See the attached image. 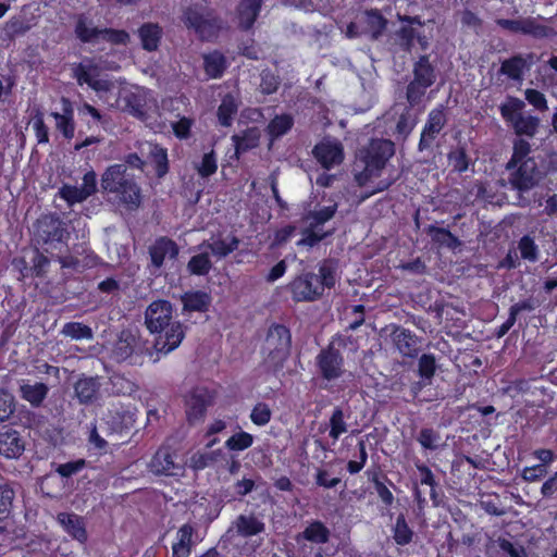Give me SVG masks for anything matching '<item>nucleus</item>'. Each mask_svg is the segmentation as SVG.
Wrapping results in <instances>:
<instances>
[{
  "label": "nucleus",
  "instance_id": "obj_52",
  "mask_svg": "<svg viewBox=\"0 0 557 557\" xmlns=\"http://www.w3.org/2000/svg\"><path fill=\"white\" fill-rule=\"evenodd\" d=\"M62 334L73 339H91L94 334L90 326L82 322H67L63 325Z\"/></svg>",
  "mask_w": 557,
  "mask_h": 557
},
{
  "label": "nucleus",
  "instance_id": "obj_21",
  "mask_svg": "<svg viewBox=\"0 0 557 557\" xmlns=\"http://www.w3.org/2000/svg\"><path fill=\"white\" fill-rule=\"evenodd\" d=\"M25 450V441L21 433L12 428L4 426L0 432V455L8 459H16Z\"/></svg>",
  "mask_w": 557,
  "mask_h": 557
},
{
  "label": "nucleus",
  "instance_id": "obj_16",
  "mask_svg": "<svg viewBox=\"0 0 557 557\" xmlns=\"http://www.w3.org/2000/svg\"><path fill=\"white\" fill-rule=\"evenodd\" d=\"M446 123L447 117L445 114V107L443 104H438L429 112L426 123L423 126L418 144L420 151L431 147L433 140L440 135Z\"/></svg>",
  "mask_w": 557,
  "mask_h": 557
},
{
  "label": "nucleus",
  "instance_id": "obj_30",
  "mask_svg": "<svg viewBox=\"0 0 557 557\" xmlns=\"http://www.w3.org/2000/svg\"><path fill=\"white\" fill-rule=\"evenodd\" d=\"M232 141L235 147V157L238 159L240 154L258 147L260 133L257 127H248L240 135L234 134Z\"/></svg>",
  "mask_w": 557,
  "mask_h": 557
},
{
  "label": "nucleus",
  "instance_id": "obj_29",
  "mask_svg": "<svg viewBox=\"0 0 557 557\" xmlns=\"http://www.w3.org/2000/svg\"><path fill=\"white\" fill-rule=\"evenodd\" d=\"M195 529L190 523L183 524L176 533V540L172 544V557H189L194 545Z\"/></svg>",
  "mask_w": 557,
  "mask_h": 557
},
{
  "label": "nucleus",
  "instance_id": "obj_31",
  "mask_svg": "<svg viewBox=\"0 0 557 557\" xmlns=\"http://www.w3.org/2000/svg\"><path fill=\"white\" fill-rule=\"evenodd\" d=\"M233 524L237 534L243 537H251L265 530V524L255 515H239Z\"/></svg>",
  "mask_w": 557,
  "mask_h": 557
},
{
  "label": "nucleus",
  "instance_id": "obj_57",
  "mask_svg": "<svg viewBox=\"0 0 557 557\" xmlns=\"http://www.w3.org/2000/svg\"><path fill=\"white\" fill-rule=\"evenodd\" d=\"M414 466H416L417 471L420 474V484L430 486V496L434 500V503H436L437 495H436L435 488L437 486V482L435 480L434 473L432 472L430 467H428L425 463L421 462L420 460H418L414 463Z\"/></svg>",
  "mask_w": 557,
  "mask_h": 557
},
{
  "label": "nucleus",
  "instance_id": "obj_14",
  "mask_svg": "<svg viewBox=\"0 0 557 557\" xmlns=\"http://www.w3.org/2000/svg\"><path fill=\"white\" fill-rule=\"evenodd\" d=\"M183 22L201 40H210L218 30L216 20L206 17L197 8H186L183 12Z\"/></svg>",
  "mask_w": 557,
  "mask_h": 557
},
{
  "label": "nucleus",
  "instance_id": "obj_11",
  "mask_svg": "<svg viewBox=\"0 0 557 557\" xmlns=\"http://www.w3.org/2000/svg\"><path fill=\"white\" fill-rule=\"evenodd\" d=\"M289 292L296 302L314 301L323 295V288L318 286L315 274L305 273L289 283Z\"/></svg>",
  "mask_w": 557,
  "mask_h": 557
},
{
  "label": "nucleus",
  "instance_id": "obj_33",
  "mask_svg": "<svg viewBox=\"0 0 557 557\" xmlns=\"http://www.w3.org/2000/svg\"><path fill=\"white\" fill-rule=\"evenodd\" d=\"M102 28L94 26V23L85 14H79L76 18L74 33L76 38L83 44H90L101 37Z\"/></svg>",
  "mask_w": 557,
  "mask_h": 557
},
{
  "label": "nucleus",
  "instance_id": "obj_64",
  "mask_svg": "<svg viewBox=\"0 0 557 557\" xmlns=\"http://www.w3.org/2000/svg\"><path fill=\"white\" fill-rule=\"evenodd\" d=\"M197 173L203 177H210L218 170V160L214 150L203 154L201 162L196 166Z\"/></svg>",
  "mask_w": 557,
  "mask_h": 557
},
{
  "label": "nucleus",
  "instance_id": "obj_13",
  "mask_svg": "<svg viewBox=\"0 0 557 557\" xmlns=\"http://www.w3.org/2000/svg\"><path fill=\"white\" fill-rule=\"evenodd\" d=\"M183 22L201 40H210L218 30L216 20L206 17L197 8H186L183 12Z\"/></svg>",
  "mask_w": 557,
  "mask_h": 557
},
{
  "label": "nucleus",
  "instance_id": "obj_6",
  "mask_svg": "<svg viewBox=\"0 0 557 557\" xmlns=\"http://www.w3.org/2000/svg\"><path fill=\"white\" fill-rule=\"evenodd\" d=\"M216 391L207 386H195L184 397L186 419L189 424L201 421L209 407L214 404Z\"/></svg>",
  "mask_w": 557,
  "mask_h": 557
},
{
  "label": "nucleus",
  "instance_id": "obj_39",
  "mask_svg": "<svg viewBox=\"0 0 557 557\" xmlns=\"http://www.w3.org/2000/svg\"><path fill=\"white\" fill-rule=\"evenodd\" d=\"M366 24L373 40L379 39L387 27V20L379 9L364 11Z\"/></svg>",
  "mask_w": 557,
  "mask_h": 557
},
{
  "label": "nucleus",
  "instance_id": "obj_12",
  "mask_svg": "<svg viewBox=\"0 0 557 557\" xmlns=\"http://www.w3.org/2000/svg\"><path fill=\"white\" fill-rule=\"evenodd\" d=\"M183 22L201 40H210L218 30L216 20L206 17L197 8H186L183 12Z\"/></svg>",
  "mask_w": 557,
  "mask_h": 557
},
{
  "label": "nucleus",
  "instance_id": "obj_32",
  "mask_svg": "<svg viewBox=\"0 0 557 557\" xmlns=\"http://www.w3.org/2000/svg\"><path fill=\"white\" fill-rule=\"evenodd\" d=\"M48 393L49 387L42 382H36L34 384L23 383L20 386L21 398L29 403L34 408H38L42 405Z\"/></svg>",
  "mask_w": 557,
  "mask_h": 557
},
{
  "label": "nucleus",
  "instance_id": "obj_54",
  "mask_svg": "<svg viewBox=\"0 0 557 557\" xmlns=\"http://www.w3.org/2000/svg\"><path fill=\"white\" fill-rule=\"evenodd\" d=\"M417 32L411 26H401L395 33V39L400 49L407 53H411L414 47Z\"/></svg>",
  "mask_w": 557,
  "mask_h": 557
},
{
  "label": "nucleus",
  "instance_id": "obj_23",
  "mask_svg": "<svg viewBox=\"0 0 557 557\" xmlns=\"http://www.w3.org/2000/svg\"><path fill=\"white\" fill-rule=\"evenodd\" d=\"M331 531L321 520H311L305 529L295 536L298 544L304 541L315 545H323L330 541Z\"/></svg>",
  "mask_w": 557,
  "mask_h": 557
},
{
  "label": "nucleus",
  "instance_id": "obj_17",
  "mask_svg": "<svg viewBox=\"0 0 557 557\" xmlns=\"http://www.w3.org/2000/svg\"><path fill=\"white\" fill-rule=\"evenodd\" d=\"M391 338L395 348L404 358L416 359L419 356L421 338L412 331L397 325L394 327Z\"/></svg>",
  "mask_w": 557,
  "mask_h": 557
},
{
  "label": "nucleus",
  "instance_id": "obj_56",
  "mask_svg": "<svg viewBox=\"0 0 557 557\" xmlns=\"http://www.w3.org/2000/svg\"><path fill=\"white\" fill-rule=\"evenodd\" d=\"M253 444V436L245 431L237 432L228 437L225 447L231 451H243Z\"/></svg>",
  "mask_w": 557,
  "mask_h": 557
},
{
  "label": "nucleus",
  "instance_id": "obj_61",
  "mask_svg": "<svg viewBox=\"0 0 557 557\" xmlns=\"http://www.w3.org/2000/svg\"><path fill=\"white\" fill-rule=\"evenodd\" d=\"M357 449L358 458L349 460L346 465V470L351 475L358 474L364 468L368 461V450L363 440L358 441Z\"/></svg>",
  "mask_w": 557,
  "mask_h": 557
},
{
  "label": "nucleus",
  "instance_id": "obj_24",
  "mask_svg": "<svg viewBox=\"0 0 557 557\" xmlns=\"http://www.w3.org/2000/svg\"><path fill=\"white\" fill-rule=\"evenodd\" d=\"M137 36L145 51L154 52L160 47L163 29L158 23L147 22L138 27Z\"/></svg>",
  "mask_w": 557,
  "mask_h": 557
},
{
  "label": "nucleus",
  "instance_id": "obj_37",
  "mask_svg": "<svg viewBox=\"0 0 557 557\" xmlns=\"http://www.w3.org/2000/svg\"><path fill=\"white\" fill-rule=\"evenodd\" d=\"M294 126V117L289 113L275 115L267 126V133L272 140L287 134Z\"/></svg>",
  "mask_w": 557,
  "mask_h": 557
},
{
  "label": "nucleus",
  "instance_id": "obj_51",
  "mask_svg": "<svg viewBox=\"0 0 557 557\" xmlns=\"http://www.w3.org/2000/svg\"><path fill=\"white\" fill-rule=\"evenodd\" d=\"M317 284L321 286L323 290L325 288H333L336 284V270L330 261H324L319 267V273L315 274Z\"/></svg>",
  "mask_w": 557,
  "mask_h": 557
},
{
  "label": "nucleus",
  "instance_id": "obj_46",
  "mask_svg": "<svg viewBox=\"0 0 557 557\" xmlns=\"http://www.w3.org/2000/svg\"><path fill=\"white\" fill-rule=\"evenodd\" d=\"M448 164L453 168V171L457 173H465L468 171L471 163L467 150L465 147L458 146L453 148L447 154Z\"/></svg>",
  "mask_w": 557,
  "mask_h": 557
},
{
  "label": "nucleus",
  "instance_id": "obj_63",
  "mask_svg": "<svg viewBox=\"0 0 557 557\" xmlns=\"http://www.w3.org/2000/svg\"><path fill=\"white\" fill-rule=\"evenodd\" d=\"M317 227H312L311 225H308L305 230H302L301 235L302 237L296 243L298 247H314L320 242H322L327 236H331L333 232H325L323 234H319L315 232Z\"/></svg>",
  "mask_w": 557,
  "mask_h": 557
},
{
  "label": "nucleus",
  "instance_id": "obj_3",
  "mask_svg": "<svg viewBox=\"0 0 557 557\" xmlns=\"http://www.w3.org/2000/svg\"><path fill=\"white\" fill-rule=\"evenodd\" d=\"M394 153V143L384 138H373L367 146L360 148L357 152V161L363 165V169L355 174L357 184L364 186L373 176H379Z\"/></svg>",
  "mask_w": 557,
  "mask_h": 557
},
{
  "label": "nucleus",
  "instance_id": "obj_2",
  "mask_svg": "<svg viewBox=\"0 0 557 557\" xmlns=\"http://www.w3.org/2000/svg\"><path fill=\"white\" fill-rule=\"evenodd\" d=\"M100 186L106 200L120 211L131 213L141 206V188L125 164L109 165L101 175Z\"/></svg>",
  "mask_w": 557,
  "mask_h": 557
},
{
  "label": "nucleus",
  "instance_id": "obj_15",
  "mask_svg": "<svg viewBox=\"0 0 557 557\" xmlns=\"http://www.w3.org/2000/svg\"><path fill=\"white\" fill-rule=\"evenodd\" d=\"M315 160L325 170H331L344 161V147L341 141L334 139H323L312 149Z\"/></svg>",
  "mask_w": 557,
  "mask_h": 557
},
{
  "label": "nucleus",
  "instance_id": "obj_50",
  "mask_svg": "<svg viewBox=\"0 0 557 557\" xmlns=\"http://www.w3.org/2000/svg\"><path fill=\"white\" fill-rule=\"evenodd\" d=\"M520 258L535 263L539 260V246L530 235H523L518 242Z\"/></svg>",
  "mask_w": 557,
  "mask_h": 557
},
{
  "label": "nucleus",
  "instance_id": "obj_35",
  "mask_svg": "<svg viewBox=\"0 0 557 557\" xmlns=\"http://www.w3.org/2000/svg\"><path fill=\"white\" fill-rule=\"evenodd\" d=\"M74 392L81 404H92L97 399L99 383L95 377L79 379L74 385Z\"/></svg>",
  "mask_w": 557,
  "mask_h": 557
},
{
  "label": "nucleus",
  "instance_id": "obj_47",
  "mask_svg": "<svg viewBox=\"0 0 557 557\" xmlns=\"http://www.w3.org/2000/svg\"><path fill=\"white\" fill-rule=\"evenodd\" d=\"M428 233L434 243L455 249L459 244V239L448 228L430 225Z\"/></svg>",
  "mask_w": 557,
  "mask_h": 557
},
{
  "label": "nucleus",
  "instance_id": "obj_5",
  "mask_svg": "<svg viewBox=\"0 0 557 557\" xmlns=\"http://www.w3.org/2000/svg\"><path fill=\"white\" fill-rule=\"evenodd\" d=\"M524 107L525 103L520 98L507 96L506 101L499 106V112L518 138H533L539 132L541 120L535 115H524Z\"/></svg>",
  "mask_w": 557,
  "mask_h": 557
},
{
  "label": "nucleus",
  "instance_id": "obj_60",
  "mask_svg": "<svg viewBox=\"0 0 557 557\" xmlns=\"http://www.w3.org/2000/svg\"><path fill=\"white\" fill-rule=\"evenodd\" d=\"M100 39H102L103 41H107L111 45L126 46L131 40V36H129L128 32H126L125 29H115V28H111V27H104L101 30Z\"/></svg>",
  "mask_w": 557,
  "mask_h": 557
},
{
  "label": "nucleus",
  "instance_id": "obj_44",
  "mask_svg": "<svg viewBox=\"0 0 557 557\" xmlns=\"http://www.w3.org/2000/svg\"><path fill=\"white\" fill-rule=\"evenodd\" d=\"M212 269V261L208 252L193 256L187 263V271L191 275L206 276Z\"/></svg>",
  "mask_w": 557,
  "mask_h": 557
},
{
  "label": "nucleus",
  "instance_id": "obj_62",
  "mask_svg": "<svg viewBox=\"0 0 557 557\" xmlns=\"http://www.w3.org/2000/svg\"><path fill=\"white\" fill-rule=\"evenodd\" d=\"M272 418V410L267 403H257L250 412V420L257 426L267 425Z\"/></svg>",
  "mask_w": 557,
  "mask_h": 557
},
{
  "label": "nucleus",
  "instance_id": "obj_27",
  "mask_svg": "<svg viewBox=\"0 0 557 557\" xmlns=\"http://www.w3.org/2000/svg\"><path fill=\"white\" fill-rule=\"evenodd\" d=\"M181 301L185 312H207L211 306L212 298L207 292L189 290L181 296Z\"/></svg>",
  "mask_w": 557,
  "mask_h": 557
},
{
  "label": "nucleus",
  "instance_id": "obj_7",
  "mask_svg": "<svg viewBox=\"0 0 557 557\" xmlns=\"http://www.w3.org/2000/svg\"><path fill=\"white\" fill-rule=\"evenodd\" d=\"M315 367L321 379L334 382L345 373V359L338 348L327 344L315 356Z\"/></svg>",
  "mask_w": 557,
  "mask_h": 557
},
{
  "label": "nucleus",
  "instance_id": "obj_45",
  "mask_svg": "<svg viewBox=\"0 0 557 557\" xmlns=\"http://www.w3.org/2000/svg\"><path fill=\"white\" fill-rule=\"evenodd\" d=\"M30 124L34 129L38 144L49 143V128L45 123L44 112L40 107H36L32 111Z\"/></svg>",
  "mask_w": 557,
  "mask_h": 557
},
{
  "label": "nucleus",
  "instance_id": "obj_48",
  "mask_svg": "<svg viewBox=\"0 0 557 557\" xmlns=\"http://www.w3.org/2000/svg\"><path fill=\"white\" fill-rule=\"evenodd\" d=\"M413 537V531L408 525L406 518L403 513L396 518L395 525L393 528V539L399 546L408 545Z\"/></svg>",
  "mask_w": 557,
  "mask_h": 557
},
{
  "label": "nucleus",
  "instance_id": "obj_40",
  "mask_svg": "<svg viewBox=\"0 0 557 557\" xmlns=\"http://www.w3.org/2000/svg\"><path fill=\"white\" fill-rule=\"evenodd\" d=\"M91 66L84 65L83 63H78L74 69V77L77 81V84L83 86L84 84L88 85L95 91H107L109 89V85L107 81L95 79L90 75Z\"/></svg>",
  "mask_w": 557,
  "mask_h": 557
},
{
  "label": "nucleus",
  "instance_id": "obj_36",
  "mask_svg": "<svg viewBox=\"0 0 557 557\" xmlns=\"http://www.w3.org/2000/svg\"><path fill=\"white\" fill-rule=\"evenodd\" d=\"M226 67L227 61L222 52L214 50L203 55V69L209 78H221Z\"/></svg>",
  "mask_w": 557,
  "mask_h": 557
},
{
  "label": "nucleus",
  "instance_id": "obj_19",
  "mask_svg": "<svg viewBox=\"0 0 557 557\" xmlns=\"http://www.w3.org/2000/svg\"><path fill=\"white\" fill-rule=\"evenodd\" d=\"M151 265L160 269L166 257L176 259L180 252L177 244L168 236H160L149 246Z\"/></svg>",
  "mask_w": 557,
  "mask_h": 557
},
{
  "label": "nucleus",
  "instance_id": "obj_42",
  "mask_svg": "<svg viewBox=\"0 0 557 557\" xmlns=\"http://www.w3.org/2000/svg\"><path fill=\"white\" fill-rule=\"evenodd\" d=\"M329 436L336 442L343 434L347 433L348 424L342 407L336 406L329 420Z\"/></svg>",
  "mask_w": 557,
  "mask_h": 557
},
{
  "label": "nucleus",
  "instance_id": "obj_22",
  "mask_svg": "<svg viewBox=\"0 0 557 557\" xmlns=\"http://www.w3.org/2000/svg\"><path fill=\"white\" fill-rule=\"evenodd\" d=\"M57 521L62 529L75 541L85 544L88 540L84 518L73 512H60Z\"/></svg>",
  "mask_w": 557,
  "mask_h": 557
},
{
  "label": "nucleus",
  "instance_id": "obj_8",
  "mask_svg": "<svg viewBox=\"0 0 557 557\" xmlns=\"http://www.w3.org/2000/svg\"><path fill=\"white\" fill-rule=\"evenodd\" d=\"M511 188L519 193H527L534 188L543 178V173L537 166L535 159L518 163L513 169L508 170Z\"/></svg>",
  "mask_w": 557,
  "mask_h": 557
},
{
  "label": "nucleus",
  "instance_id": "obj_1",
  "mask_svg": "<svg viewBox=\"0 0 557 557\" xmlns=\"http://www.w3.org/2000/svg\"><path fill=\"white\" fill-rule=\"evenodd\" d=\"M173 312V305L166 299L153 300L145 310V326L156 335L154 348L159 352L173 351L185 337V327Z\"/></svg>",
  "mask_w": 557,
  "mask_h": 557
},
{
  "label": "nucleus",
  "instance_id": "obj_28",
  "mask_svg": "<svg viewBox=\"0 0 557 557\" xmlns=\"http://www.w3.org/2000/svg\"><path fill=\"white\" fill-rule=\"evenodd\" d=\"M151 469L157 474L175 475L180 468L174 460V454L169 448H159L151 459Z\"/></svg>",
  "mask_w": 557,
  "mask_h": 557
},
{
  "label": "nucleus",
  "instance_id": "obj_58",
  "mask_svg": "<svg viewBox=\"0 0 557 557\" xmlns=\"http://www.w3.org/2000/svg\"><path fill=\"white\" fill-rule=\"evenodd\" d=\"M337 212V203H333L331 206H326L321 208L320 210L310 211L307 215L308 219L311 220L309 225L312 227H319L334 218Z\"/></svg>",
  "mask_w": 557,
  "mask_h": 557
},
{
  "label": "nucleus",
  "instance_id": "obj_18",
  "mask_svg": "<svg viewBox=\"0 0 557 557\" xmlns=\"http://www.w3.org/2000/svg\"><path fill=\"white\" fill-rule=\"evenodd\" d=\"M104 419L111 433H128L136 422V410L129 406H114L108 410Z\"/></svg>",
  "mask_w": 557,
  "mask_h": 557
},
{
  "label": "nucleus",
  "instance_id": "obj_25",
  "mask_svg": "<svg viewBox=\"0 0 557 557\" xmlns=\"http://www.w3.org/2000/svg\"><path fill=\"white\" fill-rule=\"evenodd\" d=\"M262 0H242L237 7L238 27L248 32L251 29L261 12Z\"/></svg>",
  "mask_w": 557,
  "mask_h": 557
},
{
  "label": "nucleus",
  "instance_id": "obj_4",
  "mask_svg": "<svg viewBox=\"0 0 557 557\" xmlns=\"http://www.w3.org/2000/svg\"><path fill=\"white\" fill-rule=\"evenodd\" d=\"M70 232L66 223L57 213L40 215L34 223L33 240L46 252L53 255V250H67Z\"/></svg>",
  "mask_w": 557,
  "mask_h": 557
},
{
  "label": "nucleus",
  "instance_id": "obj_20",
  "mask_svg": "<svg viewBox=\"0 0 557 557\" xmlns=\"http://www.w3.org/2000/svg\"><path fill=\"white\" fill-rule=\"evenodd\" d=\"M61 112H51V116L55 121V128L62 134V136L71 140L75 135V120H74V106L73 102L66 98L61 97Z\"/></svg>",
  "mask_w": 557,
  "mask_h": 557
},
{
  "label": "nucleus",
  "instance_id": "obj_43",
  "mask_svg": "<svg viewBox=\"0 0 557 557\" xmlns=\"http://www.w3.org/2000/svg\"><path fill=\"white\" fill-rule=\"evenodd\" d=\"M531 150V145L527 139L516 138L512 145V153L506 164V169L511 170L518 163L525 162L529 159H534L533 157H530Z\"/></svg>",
  "mask_w": 557,
  "mask_h": 557
},
{
  "label": "nucleus",
  "instance_id": "obj_9",
  "mask_svg": "<svg viewBox=\"0 0 557 557\" xmlns=\"http://www.w3.org/2000/svg\"><path fill=\"white\" fill-rule=\"evenodd\" d=\"M496 25L512 34L528 35L536 39L548 38L555 35L553 27L541 24L531 16L517 20L497 18Z\"/></svg>",
  "mask_w": 557,
  "mask_h": 557
},
{
  "label": "nucleus",
  "instance_id": "obj_53",
  "mask_svg": "<svg viewBox=\"0 0 557 557\" xmlns=\"http://www.w3.org/2000/svg\"><path fill=\"white\" fill-rule=\"evenodd\" d=\"M436 359L433 354H423L418 361V375L422 381L431 382L436 372Z\"/></svg>",
  "mask_w": 557,
  "mask_h": 557
},
{
  "label": "nucleus",
  "instance_id": "obj_38",
  "mask_svg": "<svg viewBox=\"0 0 557 557\" xmlns=\"http://www.w3.org/2000/svg\"><path fill=\"white\" fill-rule=\"evenodd\" d=\"M108 392L114 396H129L137 389V385L124 374L113 373L109 377Z\"/></svg>",
  "mask_w": 557,
  "mask_h": 557
},
{
  "label": "nucleus",
  "instance_id": "obj_49",
  "mask_svg": "<svg viewBox=\"0 0 557 557\" xmlns=\"http://www.w3.org/2000/svg\"><path fill=\"white\" fill-rule=\"evenodd\" d=\"M239 246V239L232 235L230 237V240L218 238L213 240L211 244H208L209 249L211 250L212 255L218 258H225L228 255H231L233 251H235Z\"/></svg>",
  "mask_w": 557,
  "mask_h": 557
},
{
  "label": "nucleus",
  "instance_id": "obj_26",
  "mask_svg": "<svg viewBox=\"0 0 557 557\" xmlns=\"http://www.w3.org/2000/svg\"><path fill=\"white\" fill-rule=\"evenodd\" d=\"M528 69L527 59L522 54H515L502 61L498 75L506 76L513 82H521Z\"/></svg>",
  "mask_w": 557,
  "mask_h": 557
},
{
  "label": "nucleus",
  "instance_id": "obj_34",
  "mask_svg": "<svg viewBox=\"0 0 557 557\" xmlns=\"http://www.w3.org/2000/svg\"><path fill=\"white\" fill-rule=\"evenodd\" d=\"M413 81L431 87L436 81L435 67L430 62L428 54L420 55L413 64Z\"/></svg>",
  "mask_w": 557,
  "mask_h": 557
},
{
  "label": "nucleus",
  "instance_id": "obj_59",
  "mask_svg": "<svg viewBox=\"0 0 557 557\" xmlns=\"http://www.w3.org/2000/svg\"><path fill=\"white\" fill-rule=\"evenodd\" d=\"M418 443L426 450H436L440 447L441 435L432 428H422L417 436Z\"/></svg>",
  "mask_w": 557,
  "mask_h": 557
},
{
  "label": "nucleus",
  "instance_id": "obj_55",
  "mask_svg": "<svg viewBox=\"0 0 557 557\" xmlns=\"http://www.w3.org/2000/svg\"><path fill=\"white\" fill-rule=\"evenodd\" d=\"M237 113V104L233 99H223L218 108V121L221 126L230 127L233 123L234 115Z\"/></svg>",
  "mask_w": 557,
  "mask_h": 557
},
{
  "label": "nucleus",
  "instance_id": "obj_41",
  "mask_svg": "<svg viewBox=\"0 0 557 557\" xmlns=\"http://www.w3.org/2000/svg\"><path fill=\"white\" fill-rule=\"evenodd\" d=\"M148 158L158 178H162L168 174L170 166L166 148L154 145Z\"/></svg>",
  "mask_w": 557,
  "mask_h": 557
},
{
  "label": "nucleus",
  "instance_id": "obj_10",
  "mask_svg": "<svg viewBox=\"0 0 557 557\" xmlns=\"http://www.w3.org/2000/svg\"><path fill=\"white\" fill-rule=\"evenodd\" d=\"M267 343L270 347L269 357L283 362L288 357L292 346L289 329L284 324H272L268 332Z\"/></svg>",
  "mask_w": 557,
  "mask_h": 557
}]
</instances>
